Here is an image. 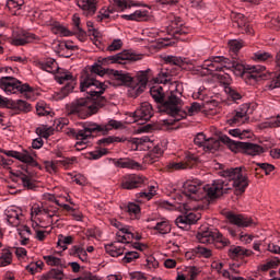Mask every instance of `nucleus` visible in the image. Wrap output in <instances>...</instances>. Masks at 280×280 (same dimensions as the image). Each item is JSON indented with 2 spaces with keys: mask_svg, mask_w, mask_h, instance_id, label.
<instances>
[{
  "mask_svg": "<svg viewBox=\"0 0 280 280\" xmlns=\"http://www.w3.org/2000/svg\"><path fill=\"white\" fill-rule=\"evenodd\" d=\"M214 170L219 176L224 179H215L212 184L202 185L197 180L184 183L183 196L190 200H218L220 196L229 194L230 189H235L236 194H244L248 187V175L250 172L245 166L225 167L220 163L214 164Z\"/></svg>",
  "mask_w": 280,
  "mask_h": 280,
  "instance_id": "f257e3e1",
  "label": "nucleus"
},
{
  "mask_svg": "<svg viewBox=\"0 0 280 280\" xmlns=\"http://www.w3.org/2000/svg\"><path fill=\"white\" fill-rule=\"evenodd\" d=\"M81 92L86 93V97H81L71 103L69 107L70 115H75L80 119H86L95 115L100 108L106 106V97H104V91L108 86L104 82H100L91 75H86L85 79L81 81L80 85Z\"/></svg>",
  "mask_w": 280,
  "mask_h": 280,
  "instance_id": "f03ea898",
  "label": "nucleus"
},
{
  "mask_svg": "<svg viewBox=\"0 0 280 280\" xmlns=\"http://www.w3.org/2000/svg\"><path fill=\"white\" fill-rule=\"evenodd\" d=\"M172 71L168 68H164L158 74L155 85L150 88V95L158 104L160 113H165L174 118V121H180L187 117V113L183 110L184 102L180 98V93L171 91L168 94L165 93L161 84H167L172 82Z\"/></svg>",
  "mask_w": 280,
  "mask_h": 280,
  "instance_id": "7ed1b4c3",
  "label": "nucleus"
},
{
  "mask_svg": "<svg viewBox=\"0 0 280 280\" xmlns=\"http://www.w3.org/2000/svg\"><path fill=\"white\" fill-rule=\"evenodd\" d=\"M202 69L210 73L215 71H235L236 75H241L247 84H255L259 80L266 78V68L264 66H244L237 61H232L225 57H212L203 61Z\"/></svg>",
  "mask_w": 280,
  "mask_h": 280,
  "instance_id": "20e7f679",
  "label": "nucleus"
},
{
  "mask_svg": "<svg viewBox=\"0 0 280 280\" xmlns=\"http://www.w3.org/2000/svg\"><path fill=\"white\" fill-rule=\"evenodd\" d=\"M220 142L228 145L232 152H245V154H249L250 156L264 154V148L261 145L231 140L229 136H221L219 140L213 138L207 140L205 133H198L194 139L195 145L202 148L203 152L208 154H215L220 150Z\"/></svg>",
  "mask_w": 280,
  "mask_h": 280,
  "instance_id": "39448f33",
  "label": "nucleus"
},
{
  "mask_svg": "<svg viewBox=\"0 0 280 280\" xmlns=\"http://www.w3.org/2000/svg\"><path fill=\"white\" fill-rule=\"evenodd\" d=\"M119 130V128H124V124L118 120H109L107 125H97L95 122H84L83 129H69L67 135L69 137H73L79 142L75 143L74 148L78 152L86 149V143H89V139L93 137V135H106L109 130Z\"/></svg>",
  "mask_w": 280,
  "mask_h": 280,
  "instance_id": "423d86ee",
  "label": "nucleus"
},
{
  "mask_svg": "<svg viewBox=\"0 0 280 280\" xmlns=\"http://www.w3.org/2000/svg\"><path fill=\"white\" fill-rule=\"evenodd\" d=\"M137 60H141V55H136L130 50H124L122 52L114 56L98 58L97 62L92 66L91 71L92 73H95V75H100L102 78L110 71L106 68L108 65H128V62H137Z\"/></svg>",
  "mask_w": 280,
  "mask_h": 280,
  "instance_id": "0eeeda50",
  "label": "nucleus"
},
{
  "mask_svg": "<svg viewBox=\"0 0 280 280\" xmlns=\"http://www.w3.org/2000/svg\"><path fill=\"white\" fill-rule=\"evenodd\" d=\"M114 78L119 82V84H124L125 86H129L135 95H141L145 88L148 86V74L145 72H140L138 77L132 78L130 73H126L124 71H114Z\"/></svg>",
  "mask_w": 280,
  "mask_h": 280,
  "instance_id": "6e6552de",
  "label": "nucleus"
},
{
  "mask_svg": "<svg viewBox=\"0 0 280 280\" xmlns=\"http://www.w3.org/2000/svg\"><path fill=\"white\" fill-rule=\"evenodd\" d=\"M197 240L200 244H213L215 248L222 250L226 246H231V241L220 231H211L209 228H203L198 231Z\"/></svg>",
  "mask_w": 280,
  "mask_h": 280,
  "instance_id": "1a4fd4ad",
  "label": "nucleus"
},
{
  "mask_svg": "<svg viewBox=\"0 0 280 280\" xmlns=\"http://www.w3.org/2000/svg\"><path fill=\"white\" fill-rule=\"evenodd\" d=\"M226 220H229L230 224H234V226H228V233H230L231 237H240L241 242L246 240V235L241 232V229H246L252 226L253 219L246 214H237L235 212H228Z\"/></svg>",
  "mask_w": 280,
  "mask_h": 280,
  "instance_id": "9d476101",
  "label": "nucleus"
},
{
  "mask_svg": "<svg viewBox=\"0 0 280 280\" xmlns=\"http://www.w3.org/2000/svg\"><path fill=\"white\" fill-rule=\"evenodd\" d=\"M0 89L4 91L7 95L14 93H21L25 97H30L28 93H32V88L27 84H23L19 79L14 77H2L0 79Z\"/></svg>",
  "mask_w": 280,
  "mask_h": 280,
  "instance_id": "9b49d317",
  "label": "nucleus"
},
{
  "mask_svg": "<svg viewBox=\"0 0 280 280\" xmlns=\"http://www.w3.org/2000/svg\"><path fill=\"white\" fill-rule=\"evenodd\" d=\"M0 152H2V154H5V156H9L11 159H16L18 161H21L26 165H32V167H38V162H36V160L34 159V156H36V152L32 148L23 150L22 152L13 150H1Z\"/></svg>",
  "mask_w": 280,
  "mask_h": 280,
  "instance_id": "f8f14e48",
  "label": "nucleus"
},
{
  "mask_svg": "<svg viewBox=\"0 0 280 280\" xmlns=\"http://www.w3.org/2000/svg\"><path fill=\"white\" fill-rule=\"evenodd\" d=\"M57 82H59V84H66L61 89L60 100H62V98L67 97V95H69V93H71L73 91V88L75 84V77H73V74L71 72H69V70L58 68L57 69Z\"/></svg>",
  "mask_w": 280,
  "mask_h": 280,
  "instance_id": "ddd939ff",
  "label": "nucleus"
},
{
  "mask_svg": "<svg viewBox=\"0 0 280 280\" xmlns=\"http://www.w3.org/2000/svg\"><path fill=\"white\" fill-rule=\"evenodd\" d=\"M170 36H173L176 40H185L187 34H189V27L183 25L180 18L173 16L171 23L167 26Z\"/></svg>",
  "mask_w": 280,
  "mask_h": 280,
  "instance_id": "4468645a",
  "label": "nucleus"
},
{
  "mask_svg": "<svg viewBox=\"0 0 280 280\" xmlns=\"http://www.w3.org/2000/svg\"><path fill=\"white\" fill-rule=\"evenodd\" d=\"M153 115L154 110L152 109V105L148 102L142 103L135 113H131L133 121L140 126H143L145 121H150Z\"/></svg>",
  "mask_w": 280,
  "mask_h": 280,
  "instance_id": "2eb2a0df",
  "label": "nucleus"
},
{
  "mask_svg": "<svg viewBox=\"0 0 280 280\" xmlns=\"http://www.w3.org/2000/svg\"><path fill=\"white\" fill-rule=\"evenodd\" d=\"M250 105L243 104L236 110H234V113H232V116L229 118L228 122L230 124V126H242V124H246V121H248Z\"/></svg>",
  "mask_w": 280,
  "mask_h": 280,
  "instance_id": "dca6fc26",
  "label": "nucleus"
},
{
  "mask_svg": "<svg viewBox=\"0 0 280 280\" xmlns=\"http://www.w3.org/2000/svg\"><path fill=\"white\" fill-rule=\"evenodd\" d=\"M198 159L195 155H187L179 162L171 161L166 163L167 172H180V170H191L196 165Z\"/></svg>",
  "mask_w": 280,
  "mask_h": 280,
  "instance_id": "f3484780",
  "label": "nucleus"
},
{
  "mask_svg": "<svg viewBox=\"0 0 280 280\" xmlns=\"http://www.w3.org/2000/svg\"><path fill=\"white\" fill-rule=\"evenodd\" d=\"M145 184V177L137 174H128L121 177L120 186L122 189H139L142 185Z\"/></svg>",
  "mask_w": 280,
  "mask_h": 280,
  "instance_id": "a211bd4d",
  "label": "nucleus"
},
{
  "mask_svg": "<svg viewBox=\"0 0 280 280\" xmlns=\"http://www.w3.org/2000/svg\"><path fill=\"white\" fill-rule=\"evenodd\" d=\"M198 220H200V213L187 211L184 215H180L175 220V224L183 231H189V226L196 224Z\"/></svg>",
  "mask_w": 280,
  "mask_h": 280,
  "instance_id": "6ab92c4d",
  "label": "nucleus"
},
{
  "mask_svg": "<svg viewBox=\"0 0 280 280\" xmlns=\"http://www.w3.org/2000/svg\"><path fill=\"white\" fill-rule=\"evenodd\" d=\"M132 5H141V3L128 2V1H115L112 5L107 8L104 12L101 11L102 19H110L113 12H124L132 8Z\"/></svg>",
  "mask_w": 280,
  "mask_h": 280,
  "instance_id": "aec40b11",
  "label": "nucleus"
},
{
  "mask_svg": "<svg viewBox=\"0 0 280 280\" xmlns=\"http://www.w3.org/2000/svg\"><path fill=\"white\" fill-rule=\"evenodd\" d=\"M34 40H38V36L34 33H30L27 31H19L13 36L11 44L16 47L27 45V43H34Z\"/></svg>",
  "mask_w": 280,
  "mask_h": 280,
  "instance_id": "412c9836",
  "label": "nucleus"
},
{
  "mask_svg": "<svg viewBox=\"0 0 280 280\" xmlns=\"http://www.w3.org/2000/svg\"><path fill=\"white\" fill-rule=\"evenodd\" d=\"M276 71L278 72L272 79L267 81L264 86V91H275L280 89V50L276 54L275 58Z\"/></svg>",
  "mask_w": 280,
  "mask_h": 280,
  "instance_id": "4be33fe9",
  "label": "nucleus"
},
{
  "mask_svg": "<svg viewBox=\"0 0 280 280\" xmlns=\"http://www.w3.org/2000/svg\"><path fill=\"white\" fill-rule=\"evenodd\" d=\"M228 255L230 259H244V257H250L253 250L246 249L242 246L231 245Z\"/></svg>",
  "mask_w": 280,
  "mask_h": 280,
  "instance_id": "5701e85b",
  "label": "nucleus"
},
{
  "mask_svg": "<svg viewBox=\"0 0 280 280\" xmlns=\"http://www.w3.org/2000/svg\"><path fill=\"white\" fill-rule=\"evenodd\" d=\"M163 152H165V145H163V143L156 144L144 158V163H148V165H153V163H156V161L163 156Z\"/></svg>",
  "mask_w": 280,
  "mask_h": 280,
  "instance_id": "b1692460",
  "label": "nucleus"
},
{
  "mask_svg": "<svg viewBox=\"0 0 280 280\" xmlns=\"http://www.w3.org/2000/svg\"><path fill=\"white\" fill-rule=\"evenodd\" d=\"M166 65H173L174 67H178L179 69H187V67L194 65V61L188 58L176 57V56H167L165 57Z\"/></svg>",
  "mask_w": 280,
  "mask_h": 280,
  "instance_id": "393cba45",
  "label": "nucleus"
},
{
  "mask_svg": "<svg viewBox=\"0 0 280 280\" xmlns=\"http://www.w3.org/2000/svg\"><path fill=\"white\" fill-rule=\"evenodd\" d=\"M37 67L47 73H56L58 71V62L54 58L42 59L37 62Z\"/></svg>",
  "mask_w": 280,
  "mask_h": 280,
  "instance_id": "a878e982",
  "label": "nucleus"
},
{
  "mask_svg": "<svg viewBox=\"0 0 280 280\" xmlns=\"http://www.w3.org/2000/svg\"><path fill=\"white\" fill-rule=\"evenodd\" d=\"M234 21L237 27H240V30L245 32V34H249V35L255 34V31H253V28L250 27V24L248 23V18H245L244 14L237 13L234 18Z\"/></svg>",
  "mask_w": 280,
  "mask_h": 280,
  "instance_id": "bb28decb",
  "label": "nucleus"
},
{
  "mask_svg": "<svg viewBox=\"0 0 280 280\" xmlns=\"http://www.w3.org/2000/svg\"><path fill=\"white\" fill-rule=\"evenodd\" d=\"M77 5L82 9L85 16H93L97 12V3L95 1H78Z\"/></svg>",
  "mask_w": 280,
  "mask_h": 280,
  "instance_id": "cd10ccee",
  "label": "nucleus"
},
{
  "mask_svg": "<svg viewBox=\"0 0 280 280\" xmlns=\"http://www.w3.org/2000/svg\"><path fill=\"white\" fill-rule=\"evenodd\" d=\"M148 9H141L137 10L132 14L129 15H122V19H126L127 21H148V16H150V7H147Z\"/></svg>",
  "mask_w": 280,
  "mask_h": 280,
  "instance_id": "c85d7f7f",
  "label": "nucleus"
},
{
  "mask_svg": "<svg viewBox=\"0 0 280 280\" xmlns=\"http://www.w3.org/2000/svg\"><path fill=\"white\" fill-rule=\"evenodd\" d=\"M113 163L116 167H122V168H127V170H139V167H141V165L137 162H135V160H130L128 158H121L118 160H113Z\"/></svg>",
  "mask_w": 280,
  "mask_h": 280,
  "instance_id": "c756f323",
  "label": "nucleus"
},
{
  "mask_svg": "<svg viewBox=\"0 0 280 280\" xmlns=\"http://www.w3.org/2000/svg\"><path fill=\"white\" fill-rule=\"evenodd\" d=\"M24 172H19L16 174L19 180H21L23 187L26 189H34V180H32V175H30V171H27V166H24Z\"/></svg>",
  "mask_w": 280,
  "mask_h": 280,
  "instance_id": "7c9ffc66",
  "label": "nucleus"
},
{
  "mask_svg": "<svg viewBox=\"0 0 280 280\" xmlns=\"http://www.w3.org/2000/svg\"><path fill=\"white\" fill-rule=\"evenodd\" d=\"M196 257L209 258L211 257V249L199 246L186 253V258L188 259H196Z\"/></svg>",
  "mask_w": 280,
  "mask_h": 280,
  "instance_id": "2f4dec72",
  "label": "nucleus"
},
{
  "mask_svg": "<svg viewBox=\"0 0 280 280\" xmlns=\"http://www.w3.org/2000/svg\"><path fill=\"white\" fill-rule=\"evenodd\" d=\"M69 255L71 257H78L83 262L89 261V254L86 253V249L80 245H73L69 249Z\"/></svg>",
  "mask_w": 280,
  "mask_h": 280,
  "instance_id": "473e14b6",
  "label": "nucleus"
},
{
  "mask_svg": "<svg viewBox=\"0 0 280 280\" xmlns=\"http://www.w3.org/2000/svg\"><path fill=\"white\" fill-rule=\"evenodd\" d=\"M156 196V187L150 186L147 190L136 194L137 202H148V200H152Z\"/></svg>",
  "mask_w": 280,
  "mask_h": 280,
  "instance_id": "72a5a7b5",
  "label": "nucleus"
},
{
  "mask_svg": "<svg viewBox=\"0 0 280 280\" xmlns=\"http://www.w3.org/2000/svg\"><path fill=\"white\" fill-rule=\"evenodd\" d=\"M152 229L153 231H158L160 235H167V233L172 232V225H170V221L165 219H158L155 225Z\"/></svg>",
  "mask_w": 280,
  "mask_h": 280,
  "instance_id": "f704fd0d",
  "label": "nucleus"
},
{
  "mask_svg": "<svg viewBox=\"0 0 280 280\" xmlns=\"http://www.w3.org/2000/svg\"><path fill=\"white\" fill-rule=\"evenodd\" d=\"M224 91L232 102H237L242 101V97H244V93H242V90L235 88V86H224Z\"/></svg>",
  "mask_w": 280,
  "mask_h": 280,
  "instance_id": "c9c22d12",
  "label": "nucleus"
},
{
  "mask_svg": "<svg viewBox=\"0 0 280 280\" xmlns=\"http://www.w3.org/2000/svg\"><path fill=\"white\" fill-rule=\"evenodd\" d=\"M11 108L20 113H30L32 110V104L23 100H18L11 103Z\"/></svg>",
  "mask_w": 280,
  "mask_h": 280,
  "instance_id": "e433bc0d",
  "label": "nucleus"
},
{
  "mask_svg": "<svg viewBox=\"0 0 280 280\" xmlns=\"http://www.w3.org/2000/svg\"><path fill=\"white\" fill-rule=\"evenodd\" d=\"M229 135L237 139H250V137H253V131L250 129L236 128L230 129Z\"/></svg>",
  "mask_w": 280,
  "mask_h": 280,
  "instance_id": "4c0bfd02",
  "label": "nucleus"
},
{
  "mask_svg": "<svg viewBox=\"0 0 280 280\" xmlns=\"http://www.w3.org/2000/svg\"><path fill=\"white\" fill-rule=\"evenodd\" d=\"M125 211L130 215L131 220H139L141 215V207L135 202H129L125 207Z\"/></svg>",
  "mask_w": 280,
  "mask_h": 280,
  "instance_id": "58836bf2",
  "label": "nucleus"
},
{
  "mask_svg": "<svg viewBox=\"0 0 280 280\" xmlns=\"http://www.w3.org/2000/svg\"><path fill=\"white\" fill-rule=\"evenodd\" d=\"M257 167H255V174L256 176H259V174H261V172H264V174H266V176L272 174V172H275V165L272 164H268V163H257L256 164Z\"/></svg>",
  "mask_w": 280,
  "mask_h": 280,
  "instance_id": "ea45409f",
  "label": "nucleus"
},
{
  "mask_svg": "<svg viewBox=\"0 0 280 280\" xmlns=\"http://www.w3.org/2000/svg\"><path fill=\"white\" fill-rule=\"evenodd\" d=\"M44 280H49V279H56V280H62L65 279V272H62L61 269H51L47 273L43 275Z\"/></svg>",
  "mask_w": 280,
  "mask_h": 280,
  "instance_id": "a19ab883",
  "label": "nucleus"
},
{
  "mask_svg": "<svg viewBox=\"0 0 280 280\" xmlns=\"http://www.w3.org/2000/svg\"><path fill=\"white\" fill-rule=\"evenodd\" d=\"M105 250L107 255H110V257H120V255H124V247H117L115 246V243H112L109 245H105Z\"/></svg>",
  "mask_w": 280,
  "mask_h": 280,
  "instance_id": "79ce46f5",
  "label": "nucleus"
},
{
  "mask_svg": "<svg viewBox=\"0 0 280 280\" xmlns=\"http://www.w3.org/2000/svg\"><path fill=\"white\" fill-rule=\"evenodd\" d=\"M253 60L256 62H271L272 55L264 50H259L253 55Z\"/></svg>",
  "mask_w": 280,
  "mask_h": 280,
  "instance_id": "37998d69",
  "label": "nucleus"
},
{
  "mask_svg": "<svg viewBox=\"0 0 280 280\" xmlns=\"http://www.w3.org/2000/svg\"><path fill=\"white\" fill-rule=\"evenodd\" d=\"M184 113H186V117L187 115H189L190 117L194 115H198V113H200V110H202V104L198 103V102H194L191 103V105L189 107H186V109H183Z\"/></svg>",
  "mask_w": 280,
  "mask_h": 280,
  "instance_id": "c03bdc74",
  "label": "nucleus"
},
{
  "mask_svg": "<svg viewBox=\"0 0 280 280\" xmlns=\"http://www.w3.org/2000/svg\"><path fill=\"white\" fill-rule=\"evenodd\" d=\"M107 154H108L107 149H101V150L92 151L88 153L86 159H89L90 161H100L101 158L106 156Z\"/></svg>",
  "mask_w": 280,
  "mask_h": 280,
  "instance_id": "a18cd8bd",
  "label": "nucleus"
},
{
  "mask_svg": "<svg viewBox=\"0 0 280 280\" xmlns=\"http://www.w3.org/2000/svg\"><path fill=\"white\" fill-rule=\"evenodd\" d=\"M278 266H280V259L278 257H273L266 264L261 265L260 270H262V272H268V270L272 268H278Z\"/></svg>",
  "mask_w": 280,
  "mask_h": 280,
  "instance_id": "49530a36",
  "label": "nucleus"
},
{
  "mask_svg": "<svg viewBox=\"0 0 280 280\" xmlns=\"http://www.w3.org/2000/svg\"><path fill=\"white\" fill-rule=\"evenodd\" d=\"M217 78L219 82H221V84H223L224 86H231V82H233V79H231V74H229L226 70L220 71V73L217 74Z\"/></svg>",
  "mask_w": 280,
  "mask_h": 280,
  "instance_id": "de8ad7c7",
  "label": "nucleus"
},
{
  "mask_svg": "<svg viewBox=\"0 0 280 280\" xmlns=\"http://www.w3.org/2000/svg\"><path fill=\"white\" fill-rule=\"evenodd\" d=\"M10 264H12V252L4 249L0 256V266L4 268V266H10Z\"/></svg>",
  "mask_w": 280,
  "mask_h": 280,
  "instance_id": "09e8293b",
  "label": "nucleus"
},
{
  "mask_svg": "<svg viewBox=\"0 0 280 280\" xmlns=\"http://www.w3.org/2000/svg\"><path fill=\"white\" fill-rule=\"evenodd\" d=\"M36 132L39 135V137H43L44 139H49V137L54 135V127H47V126L38 127L36 129Z\"/></svg>",
  "mask_w": 280,
  "mask_h": 280,
  "instance_id": "8fccbe9b",
  "label": "nucleus"
},
{
  "mask_svg": "<svg viewBox=\"0 0 280 280\" xmlns=\"http://www.w3.org/2000/svg\"><path fill=\"white\" fill-rule=\"evenodd\" d=\"M58 54H62V51H73L75 50V46L71 42H60L57 46Z\"/></svg>",
  "mask_w": 280,
  "mask_h": 280,
  "instance_id": "3c124183",
  "label": "nucleus"
},
{
  "mask_svg": "<svg viewBox=\"0 0 280 280\" xmlns=\"http://www.w3.org/2000/svg\"><path fill=\"white\" fill-rule=\"evenodd\" d=\"M69 244H73V236H65L60 234L58 240V246H61L63 250H67V245Z\"/></svg>",
  "mask_w": 280,
  "mask_h": 280,
  "instance_id": "603ef678",
  "label": "nucleus"
},
{
  "mask_svg": "<svg viewBox=\"0 0 280 280\" xmlns=\"http://www.w3.org/2000/svg\"><path fill=\"white\" fill-rule=\"evenodd\" d=\"M75 161H78L77 158H62V160L57 161V164L65 167V170H69V167H71Z\"/></svg>",
  "mask_w": 280,
  "mask_h": 280,
  "instance_id": "864d4df0",
  "label": "nucleus"
},
{
  "mask_svg": "<svg viewBox=\"0 0 280 280\" xmlns=\"http://www.w3.org/2000/svg\"><path fill=\"white\" fill-rule=\"evenodd\" d=\"M136 259H139V253L127 252L122 258V264H132Z\"/></svg>",
  "mask_w": 280,
  "mask_h": 280,
  "instance_id": "5fc2aeb1",
  "label": "nucleus"
},
{
  "mask_svg": "<svg viewBox=\"0 0 280 280\" xmlns=\"http://www.w3.org/2000/svg\"><path fill=\"white\" fill-rule=\"evenodd\" d=\"M44 261H46L48 266H62V259L55 256H44Z\"/></svg>",
  "mask_w": 280,
  "mask_h": 280,
  "instance_id": "6e6d98bb",
  "label": "nucleus"
},
{
  "mask_svg": "<svg viewBox=\"0 0 280 280\" xmlns=\"http://www.w3.org/2000/svg\"><path fill=\"white\" fill-rule=\"evenodd\" d=\"M186 272H187V279L196 280L200 275V269L198 267H188Z\"/></svg>",
  "mask_w": 280,
  "mask_h": 280,
  "instance_id": "4d7b16f0",
  "label": "nucleus"
},
{
  "mask_svg": "<svg viewBox=\"0 0 280 280\" xmlns=\"http://www.w3.org/2000/svg\"><path fill=\"white\" fill-rule=\"evenodd\" d=\"M192 100H200L201 102H205V100H207V89L199 88L197 92L192 93Z\"/></svg>",
  "mask_w": 280,
  "mask_h": 280,
  "instance_id": "13d9d810",
  "label": "nucleus"
},
{
  "mask_svg": "<svg viewBox=\"0 0 280 280\" xmlns=\"http://www.w3.org/2000/svg\"><path fill=\"white\" fill-rule=\"evenodd\" d=\"M7 218H23V210L19 208H10L5 213Z\"/></svg>",
  "mask_w": 280,
  "mask_h": 280,
  "instance_id": "bf43d9fd",
  "label": "nucleus"
},
{
  "mask_svg": "<svg viewBox=\"0 0 280 280\" xmlns=\"http://www.w3.org/2000/svg\"><path fill=\"white\" fill-rule=\"evenodd\" d=\"M242 47H244V42H242V40L232 39L230 42V49L234 54H237V51H240V49H242Z\"/></svg>",
  "mask_w": 280,
  "mask_h": 280,
  "instance_id": "052dcab7",
  "label": "nucleus"
},
{
  "mask_svg": "<svg viewBox=\"0 0 280 280\" xmlns=\"http://www.w3.org/2000/svg\"><path fill=\"white\" fill-rule=\"evenodd\" d=\"M55 34H60L61 36H71V31H69L67 27L58 24L54 28Z\"/></svg>",
  "mask_w": 280,
  "mask_h": 280,
  "instance_id": "680f3d73",
  "label": "nucleus"
},
{
  "mask_svg": "<svg viewBox=\"0 0 280 280\" xmlns=\"http://www.w3.org/2000/svg\"><path fill=\"white\" fill-rule=\"evenodd\" d=\"M132 143L136 148H139V145H145V143H150V137L143 136L141 138H133Z\"/></svg>",
  "mask_w": 280,
  "mask_h": 280,
  "instance_id": "e2e57ef3",
  "label": "nucleus"
},
{
  "mask_svg": "<svg viewBox=\"0 0 280 280\" xmlns=\"http://www.w3.org/2000/svg\"><path fill=\"white\" fill-rule=\"evenodd\" d=\"M119 141H121V139L117 138V137H107V138H103L100 140V143L102 145H110V143H119Z\"/></svg>",
  "mask_w": 280,
  "mask_h": 280,
  "instance_id": "0e129e2a",
  "label": "nucleus"
},
{
  "mask_svg": "<svg viewBox=\"0 0 280 280\" xmlns=\"http://www.w3.org/2000/svg\"><path fill=\"white\" fill-rule=\"evenodd\" d=\"M23 217H7V222L11 225V226H19V224H21V220Z\"/></svg>",
  "mask_w": 280,
  "mask_h": 280,
  "instance_id": "69168bd1",
  "label": "nucleus"
},
{
  "mask_svg": "<svg viewBox=\"0 0 280 280\" xmlns=\"http://www.w3.org/2000/svg\"><path fill=\"white\" fill-rule=\"evenodd\" d=\"M7 8L9 10H22L23 3H19V1H7Z\"/></svg>",
  "mask_w": 280,
  "mask_h": 280,
  "instance_id": "338daca9",
  "label": "nucleus"
},
{
  "mask_svg": "<svg viewBox=\"0 0 280 280\" xmlns=\"http://www.w3.org/2000/svg\"><path fill=\"white\" fill-rule=\"evenodd\" d=\"M117 49H121V40L115 39L109 46L108 51H117Z\"/></svg>",
  "mask_w": 280,
  "mask_h": 280,
  "instance_id": "774afa93",
  "label": "nucleus"
}]
</instances>
